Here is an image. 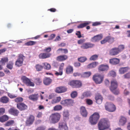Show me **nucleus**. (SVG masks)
<instances>
[{"label": "nucleus", "instance_id": "1", "mask_svg": "<svg viewBox=\"0 0 130 130\" xmlns=\"http://www.w3.org/2000/svg\"><path fill=\"white\" fill-rule=\"evenodd\" d=\"M109 127V122L106 118L101 119L98 124V127L99 130H111Z\"/></svg>", "mask_w": 130, "mask_h": 130}, {"label": "nucleus", "instance_id": "2", "mask_svg": "<svg viewBox=\"0 0 130 130\" xmlns=\"http://www.w3.org/2000/svg\"><path fill=\"white\" fill-rule=\"evenodd\" d=\"M124 45H120L118 47H114L111 49L109 51V54L111 56L117 55L124 49Z\"/></svg>", "mask_w": 130, "mask_h": 130}, {"label": "nucleus", "instance_id": "3", "mask_svg": "<svg viewBox=\"0 0 130 130\" xmlns=\"http://www.w3.org/2000/svg\"><path fill=\"white\" fill-rule=\"evenodd\" d=\"M100 117V115L98 113H94L89 118L90 122L92 125L96 124L98 121Z\"/></svg>", "mask_w": 130, "mask_h": 130}, {"label": "nucleus", "instance_id": "4", "mask_svg": "<svg viewBox=\"0 0 130 130\" xmlns=\"http://www.w3.org/2000/svg\"><path fill=\"white\" fill-rule=\"evenodd\" d=\"M61 116L58 113H55L51 114L49 117V120L53 123L55 124L58 122Z\"/></svg>", "mask_w": 130, "mask_h": 130}, {"label": "nucleus", "instance_id": "5", "mask_svg": "<svg viewBox=\"0 0 130 130\" xmlns=\"http://www.w3.org/2000/svg\"><path fill=\"white\" fill-rule=\"evenodd\" d=\"M104 107L105 109L109 112H113L116 110V106L111 102H106L105 104Z\"/></svg>", "mask_w": 130, "mask_h": 130}, {"label": "nucleus", "instance_id": "6", "mask_svg": "<svg viewBox=\"0 0 130 130\" xmlns=\"http://www.w3.org/2000/svg\"><path fill=\"white\" fill-rule=\"evenodd\" d=\"M104 76L100 74H95L93 75L92 79L95 83L101 84L103 80Z\"/></svg>", "mask_w": 130, "mask_h": 130}, {"label": "nucleus", "instance_id": "7", "mask_svg": "<svg viewBox=\"0 0 130 130\" xmlns=\"http://www.w3.org/2000/svg\"><path fill=\"white\" fill-rule=\"evenodd\" d=\"M68 84L73 88H80L82 85V82L77 80L71 81L69 82Z\"/></svg>", "mask_w": 130, "mask_h": 130}, {"label": "nucleus", "instance_id": "8", "mask_svg": "<svg viewBox=\"0 0 130 130\" xmlns=\"http://www.w3.org/2000/svg\"><path fill=\"white\" fill-rule=\"evenodd\" d=\"M25 57V56L22 54H19L18 58L15 62V65L19 67L21 66L23 64Z\"/></svg>", "mask_w": 130, "mask_h": 130}, {"label": "nucleus", "instance_id": "9", "mask_svg": "<svg viewBox=\"0 0 130 130\" xmlns=\"http://www.w3.org/2000/svg\"><path fill=\"white\" fill-rule=\"evenodd\" d=\"M74 103V100L71 99L62 100L60 102L61 104L62 105L67 106H72Z\"/></svg>", "mask_w": 130, "mask_h": 130}, {"label": "nucleus", "instance_id": "10", "mask_svg": "<svg viewBox=\"0 0 130 130\" xmlns=\"http://www.w3.org/2000/svg\"><path fill=\"white\" fill-rule=\"evenodd\" d=\"M22 78L23 83L27 86L31 87L34 86L35 84L34 83L31 82L29 79L25 76H23Z\"/></svg>", "mask_w": 130, "mask_h": 130}, {"label": "nucleus", "instance_id": "11", "mask_svg": "<svg viewBox=\"0 0 130 130\" xmlns=\"http://www.w3.org/2000/svg\"><path fill=\"white\" fill-rule=\"evenodd\" d=\"M17 107L20 111L24 110L27 109V106L23 103H20L17 104Z\"/></svg>", "mask_w": 130, "mask_h": 130}, {"label": "nucleus", "instance_id": "12", "mask_svg": "<svg viewBox=\"0 0 130 130\" xmlns=\"http://www.w3.org/2000/svg\"><path fill=\"white\" fill-rule=\"evenodd\" d=\"M35 120V117L32 115H30L27 119L26 122V124L27 126H29L32 124Z\"/></svg>", "mask_w": 130, "mask_h": 130}, {"label": "nucleus", "instance_id": "13", "mask_svg": "<svg viewBox=\"0 0 130 130\" xmlns=\"http://www.w3.org/2000/svg\"><path fill=\"white\" fill-rule=\"evenodd\" d=\"M94 45V44L89 42H86L84 43L80 46L81 48L83 49H86L93 47Z\"/></svg>", "mask_w": 130, "mask_h": 130}, {"label": "nucleus", "instance_id": "14", "mask_svg": "<svg viewBox=\"0 0 130 130\" xmlns=\"http://www.w3.org/2000/svg\"><path fill=\"white\" fill-rule=\"evenodd\" d=\"M8 112L9 114L14 116H17L19 113V111L14 107L9 109Z\"/></svg>", "mask_w": 130, "mask_h": 130}, {"label": "nucleus", "instance_id": "15", "mask_svg": "<svg viewBox=\"0 0 130 130\" xmlns=\"http://www.w3.org/2000/svg\"><path fill=\"white\" fill-rule=\"evenodd\" d=\"M110 86L109 87L110 90H112L114 89H117L118 86V83L116 80L113 79L110 82Z\"/></svg>", "mask_w": 130, "mask_h": 130}, {"label": "nucleus", "instance_id": "16", "mask_svg": "<svg viewBox=\"0 0 130 130\" xmlns=\"http://www.w3.org/2000/svg\"><path fill=\"white\" fill-rule=\"evenodd\" d=\"M80 112L83 117H86L87 116L88 112L85 107H81L80 108Z\"/></svg>", "mask_w": 130, "mask_h": 130}, {"label": "nucleus", "instance_id": "17", "mask_svg": "<svg viewBox=\"0 0 130 130\" xmlns=\"http://www.w3.org/2000/svg\"><path fill=\"white\" fill-rule=\"evenodd\" d=\"M67 90V88L64 86H61L57 87L55 91L57 93H61L66 92Z\"/></svg>", "mask_w": 130, "mask_h": 130}, {"label": "nucleus", "instance_id": "18", "mask_svg": "<svg viewBox=\"0 0 130 130\" xmlns=\"http://www.w3.org/2000/svg\"><path fill=\"white\" fill-rule=\"evenodd\" d=\"M51 54L49 53H41L39 54V57L40 59H44L50 57Z\"/></svg>", "mask_w": 130, "mask_h": 130}, {"label": "nucleus", "instance_id": "19", "mask_svg": "<svg viewBox=\"0 0 130 130\" xmlns=\"http://www.w3.org/2000/svg\"><path fill=\"white\" fill-rule=\"evenodd\" d=\"M109 68V66L107 64H102L99 66L98 70L100 71H107Z\"/></svg>", "mask_w": 130, "mask_h": 130}, {"label": "nucleus", "instance_id": "20", "mask_svg": "<svg viewBox=\"0 0 130 130\" xmlns=\"http://www.w3.org/2000/svg\"><path fill=\"white\" fill-rule=\"evenodd\" d=\"M95 99L96 103L98 104H101L102 102L103 98L102 96L100 94L96 95Z\"/></svg>", "mask_w": 130, "mask_h": 130}, {"label": "nucleus", "instance_id": "21", "mask_svg": "<svg viewBox=\"0 0 130 130\" xmlns=\"http://www.w3.org/2000/svg\"><path fill=\"white\" fill-rule=\"evenodd\" d=\"M120 62V59L117 58H113L110 59L109 62L110 64L115 65L119 63Z\"/></svg>", "mask_w": 130, "mask_h": 130}, {"label": "nucleus", "instance_id": "22", "mask_svg": "<svg viewBox=\"0 0 130 130\" xmlns=\"http://www.w3.org/2000/svg\"><path fill=\"white\" fill-rule=\"evenodd\" d=\"M102 38L103 36L102 35H98L92 38L91 41L93 42H97L101 39Z\"/></svg>", "mask_w": 130, "mask_h": 130}, {"label": "nucleus", "instance_id": "23", "mask_svg": "<svg viewBox=\"0 0 130 130\" xmlns=\"http://www.w3.org/2000/svg\"><path fill=\"white\" fill-rule=\"evenodd\" d=\"M59 128L60 130H66L68 129L66 124L64 122H61L59 123Z\"/></svg>", "mask_w": 130, "mask_h": 130}, {"label": "nucleus", "instance_id": "24", "mask_svg": "<svg viewBox=\"0 0 130 130\" xmlns=\"http://www.w3.org/2000/svg\"><path fill=\"white\" fill-rule=\"evenodd\" d=\"M68 58L67 55H61L58 56L56 58V60L58 61H62L66 60Z\"/></svg>", "mask_w": 130, "mask_h": 130}, {"label": "nucleus", "instance_id": "25", "mask_svg": "<svg viewBox=\"0 0 130 130\" xmlns=\"http://www.w3.org/2000/svg\"><path fill=\"white\" fill-rule=\"evenodd\" d=\"M52 81V79L49 77H46L44 79L43 83L45 85L48 86L51 83Z\"/></svg>", "mask_w": 130, "mask_h": 130}, {"label": "nucleus", "instance_id": "26", "mask_svg": "<svg viewBox=\"0 0 130 130\" xmlns=\"http://www.w3.org/2000/svg\"><path fill=\"white\" fill-rule=\"evenodd\" d=\"M38 94L37 93L30 95L29 96V98L33 101H36L38 100Z\"/></svg>", "mask_w": 130, "mask_h": 130}, {"label": "nucleus", "instance_id": "27", "mask_svg": "<svg viewBox=\"0 0 130 130\" xmlns=\"http://www.w3.org/2000/svg\"><path fill=\"white\" fill-rule=\"evenodd\" d=\"M127 122L126 119L123 116H121L120 118L119 121V124L122 126L124 125Z\"/></svg>", "mask_w": 130, "mask_h": 130}, {"label": "nucleus", "instance_id": "28", "mask_svg": "<svg viewBox=\"0 0 130 130\" xmlns=\"http://www.w3.org/2000/svg\"><path fill=\"white\" fill-rule=\"evenodd\" d=\"M9 101V98L6 96L2 97L0 99V102L3 103H6Z\"/></svg>", "mask_w": 130, "mask_h": 130}, {"label": "nucleus", "instance_id": "29", "mask_svg": "<svg viewBox=\"0 0 130 130\" xmlns=\"http://www.w3.org/2000/svg\"><path fill=\"white\" fill-rule=\"evenodd\" d=\"M90 23L88 22H86L84 23H82L78 25L77 27L78 28H82L85 27L88 25Z\"/></svg>", "mask_w": 130, "mask_h": 130}, {"label": "nucleus", "instance_id": "30", "mask_svg": "<svg viewBox=\"0 0 130 130\" xmlns=\"http://www.w3.org/2000/svg\"><path fill=\"white\" fill-rule=\"evenodd\" d=\"M128 69V68L127 67L121 68L119 69V71L120 74H122L127 72Z\"/></svg>", "mask_w": 130, "mask_h": 130}, {"label": "nucleus", "instance_id": "31", "mask_svg": "<svg viewBox=\"0 0 130 130\" xmlns=\"http://www.w3.org/2000/svg\"><path fill=\"white\" fill-rule=\"evenodd\" d=\"M8 117L6 115H5L0 117V121L2 122H3L6 121L9 119Z\"/></svg>", "mask_w": 130, "mask_h": 130}, {"label": "nucleus", "instance_id": "32", "mask_svg": "<svg viewBox=\"0 0 130 130\" xmlns=\"http://www.w3.org/2000/svg\"><path fill=\"white\" fill-rule=\"evenodd\" d=\"M66 73L67 74H69L73 72V67L70 66H68L66 69Z\"/></svg>", "mask_w": 130, "mask_h": 130}, {"label": "nucleus", "instance_id": "33", "mask_svg": "<svg viewBox=\"0 0 130 130\" xmlns=\"http://www.w3.org/2000/svg\"><path fill=\"white\" fill-rule=\"evenodd\" d=\"M91 73L90 72H85L82 74L81 76L84 78H88L91 75Z\"/></svg>", "mask_w": 130, "mask_h": 130}, {"label": "nucleus", "instance_id": "34", "mask_svg": "<svg viewBox=\"0 0 130 130\" xmlns=\"http://www.w3.org/2000/svg\"><path fill=\"white\" fill-rule=\"evenodd\" d=\"M8 59L7 57H5L2 58L0 60V64L1 65H4L5 64V63L7 62L8 61Z\"/></svg>", "mask_w": 130, "mask_h": 130}, {"label": "nucleus", "instance_id": "35", "mask_svg": "<svg viewBox=\"0 0 130 130\" xmlns=\"http://www.w3.org/2000/svg\"><path fill=\"white\" fill-rule=\"evenodd\" d=\"M98 64V62H93L88 64L87 66V67L90 69L92 68L95 67Z\"/></svg>", "mask_w": 130, "mask_h": 130}, {"label": "nucleus", "instance_id": "36", "mask_svg": "<svg viewBox=\"0 0 130 130\" xmlns=\"http://www.w3.org/2000/svg\"><path fill=\"white\" fill-rule=\"evenodd\" d=\"M61 98L60 96L57 97L55 99H53L51 103L52 104H54L59 102L61 100Z\"/></svg>", "mask_w": 130, "mask_h": 130}, {"label": "nucleus", "instance_id": "37", "mask_svg": "<svg viewBox=\"0 0 130 130\" xmlns=\"http://www.w3.org/2000/svg\"><path fill=\"white\" fill-rule=\"evenodd\" d=\"M106 37L107 42L110 43H112L114 41V38L110 36H108Z\"/></svg>", "mask_w": 130, "mask_h": 130}, {"label": "nucleus", "instance_id": "38", "mask_svg": "<svg viewBox=\"0 0 130 130\" xmlns=\"http://www.w3.org/2000/svg\"><path fill=\"white\" fill-rule=\"evenodd\" d=\"M35 67L36 70L39 71H41L43 69V67L39 64H37L35 66Z\"/></svg>", "mask_w": 130, "mask_h": 130}, {"label": "nucleus", "instance_id": "39", "mask_svg": "<svg viewBox=\"0 0 130 130\" xmlns=\"http://www.w3.org/2000/svg\"><path fill=\"white\" fill-rule=\"evenodd\" d=\"M78 61L81 62H84L87 60V58L85 56L81 57L78 58Z\"/></svg>", "mask_w": 130, "mask_h": 130}, {"label": "nucleus", "instance_id": "40", "mask_svg": "<svg viewBox=\"0 0 130 130\" xmlns=\"http://www.w3.org/2000/svg\"><path fill=\"white\" fill-rule=\"evenodd\" d=\"M43 65V67L45 69L48 70L51 69V66L50 64L47 62L43 63H42Z\"/></svg>", "mask_w": 130, "mask_h": 130}, {"label": "nucleus", "instance_id": "41", "mask_svg": "<svg viewBox=\"0 0 130 130\" xmlns=\"http://www.w3.org/2000/svg\"><path fill=\"white\" fill-rule=\"evenodd\" d=\"M13 62L10 61L7 64L6 67L8 69L11 70L13 68Z\"/></svg>", "mask_w": 130, "mask_h": 130}, {"label": "nucleus", "instance_id": "42", "mask_svg": "<svg viewBox=\"0 0 130 130\" xmlns=\"http://www.w3.org/2000/svg\"><path fill=\"white\" fill-rule=\"evenodd\" d=\"M35 82L37 85H40L42 83V80L41 79L38 78L35 79Z\"/></svg>", "mask_w": 130, "mask_h": 130}, {"label": "nucleus", "instance_id": "43", "mask_svg": "<svg viewBox=\"0 0 130 130\" xmlns=\"http://www.w3.org/2000/svg\"><path fill=\"white\" fill-rule=\"evenodd\" d=\"M77 95V92L76 91H72L70 94L71 97L73 99L76 97Z\"/></svg>", "mask_w": 130, "mask_h": 130}, {"label": "nucleus", "instance_id": "44", "mask_svg": "<svg viewBox=\"0 0 130 130\" xmlns=\"http://www.w3.org/2000/svg\"><path fill=\"white\" fill-rule=\"evenodd\" d=\"M62 106L60 105H57L55 106L53 108V109L55 111L60 110L62 109Z\"/></svg>", "mask_w": 130, "mask_h": 130}, {"label": "nucleus", "instance_id": "45", "mask_svg": "<svg viewBox=\"0 0 130 130\" xmlns=\"http://www.w3.org/2000/svg\"><path fill=\"white\" fill-rule=\"evenodd\" d=\"M36 42L33 41H30L25 43L26 45L31 46L34 45L36 44Z\"/></svg>", "mask_w": 130, "mask_h": 130}, {"label": "nucleus", "instance_id": "46", "mask_svg": "<svg viewBox=\"0 0 130 130\" xmlns=\"http://www.w3.org/2000/svg\"><path fill=\"white\" fill-rule=\"evenodd\" d=\"M98 56L97 55H94L92 56L89 59L90 60L94 61L98 59Z\"/></svg>", "mask_w": 130, "mask_h": 130}, {"label": "nucleus", "instance_id": "47", "mask_svg": "<svg viewBox=\"0 0 130 130\" xmlns=\"http://www.w3.org/2000/svg\"><path fill=\"white\" fill-rule=\"evenodd\" d=\"M14 123V121L12 120H9L6 123L5 125L6 126H9L12 125Z\"/></svg>", "mask_w": 130, "mask_h": 130}, {"label": "nucleus", "instance_id": "48", "mask_svg": "<svg viewBox=\"0 0 130 130\" xmlns=\"http://www.w3.org/2000/svg\"><path fill=\"white\" fill-rule=\"evenodd\" d=\"M23 98L21 97H18L14 99L15 101L17 103H21L23 101Z\"/></svg>", "mask_w": 130, "mask_h": 130}, {"label": "nucleus", "instance_id": "49", "mask_svg": "<svg viewBox=\"0 0 130 130\" xmlns=\"http://www.w3.org/2000/svg\"><path fill=\"white\" fill-rule=\"evenodd\" d=\"M83 95L84 97H88L90 96L91 94L89 92L87 91L84 92Z\"/></svg>", "mask_w": 130, "mask_h": 130}, {"label": "nucleus", "instance_id": "50", "mask_svg": "<svg viewBox=\"0 0 130 130\" xmlns=\"http://www.w3.org/2000/svg\"><path fill=\"white\" fill-rule=\"evenodd\" d=\"M116 89H114L112 90H110L114 94L117 95L119 93V91L118 90H116Z\"/></svg>", "mask_w": 130, "mask_h": 130}, {"label": "nucleus", "instance_id": "51", "mask_svg": "<svg viewBox=\"0 0 130 130\" xmlns=\"http://www.w3.org/2000/svg\"><path fill=\"white\" fill-rule=\"evenodd\" d=\"M108 75L110 76L114 77L116 76V74L115 71H111L109 72Z\"/></svg>", "mask_w": 130, "mask_h": 130}, {"label": "nucleus", "instance_id": "52", "mask_svg": "<svg viewBox=\"0 0 130 130\" xmlns=\"http://www.w3.org/2000/svg\"><path fill=\"white\" fill-rule=\"evenodd\" d=\"M64 65V63H62L61 64L59 68V71H60L63 72V69Z\"/></svg>", "mask_w": 130, "mask_h": 130}, {"label": "nucleus", "instance_id": "53", "mask_svg": "<svg viewBox=\"0 0 130 130\" xmlns=\"http://www.w3.org/2000/svg\"><path fill=\"white\" fill-rule=\"evenodd\" d=\"M8 96L11 99H13L16 98L17 97V96L14 95H13L11 93H8Z\"/></svg>", "mask_w": 130, "mask_h": 130}, {"label": "nucleus", "instance_id": "54", "mask_svg": "<svg viewBox=\"0 0 130 130\" xmlns=\"http://www.w3.org/2000/svg\"><path fill=\"white\" fill-rule=\"evenodd\" d=\"M87 103L89 105H91L93 104L92 101L90 99H87L86 101Z\"/></svg>", "mask_w": 130, "mask_h": 130}, {"label": "nucleus", "instance_id": "55", "mask_svg": "<svg viewBox=\"0 0 130 130\" xmlns=\"http://www.w3.org/2000/svg\"><path fill=\"white\" fill-rule=\"evenodd\" d=\"M43 51L46 53H49L51 51V48L50 47H48L44 49Z\"/></svg>", "mask_w": 130, "mask_h": 130}, {"label": "nucleus", "instance_id": "56", "mask_svg": "<svg viewBox=\"0 0 130 130\" xmlns=\"http://www.w3.org/2000/svg\"><path fill=\"white\" fill-rule=\"evenodd\" d=\"M5 109L4 108H0V115L3 114L5 112Z\"/></svg>", "mask_w": 130, "mask_h": 130}, {"label": "nucleus", "instance_id": "57", "mask_svg": "<svg viewBox=\"0 0 130 130\" xmlns=\"http://www.w3.org/2000/svg\"><path fill=\"white\" fill-rule=\"evenodd\" d=\"M101 23L100 22H96L93 23L92 25L93 26H98L101 24Z\"/></svg>", "mask_w": 130, "mask_h": 130}, {"label": "nucleus", "instance_id": "58", "mask_svg": "<svg viewBox=\"0 0 130 130\" xmlns=\"http://www.w3.org/2000/svg\"><path fill=\"white\" fill-rule=\"evenodd\" d=\"M85 41V40L84 39H80L78 41L77 43L78 44H82Z\"/></svg>", "mask_w": 130, "mask_h": 130}, {"label": "nucleus", "instance_id": "59", "mask_svg": "<svg viewBox=\"0 0 130 130\" xmlns=\"http://www.w3.org/2000/svg\"><path fill=\"white\" fill-rule=\"evenodd\" d=\"M45 126H40L38 127L36 130H45Z\"/></svg>", "mask_w": 130, "mask_h": 130}, {"label": "nucleus", "instance_id": "60", "mask_svg": "<svg viewBox=\"0 0 130 130\" xmlns=\"http://www.w3.org/2000/svg\"><path fill=\"white\" fill-rule=\"evenodd\" d=\"M74 66L76 67H78L80 65V63L79 62H75L74 63Z\"/></svg>", "mask_w": 130, "mask_h": 130}, {"label": "nucleus", "instance_id": "61", "mask_svg": "<svg viewBox=\"0 0 130 130\" xmlns=\"http://www.w3.org/2000/svg\"><path fill=\"white\" fill-rule=\"evenodd\" d=\"M125 78H130V73H128L124 75Z\"/></svg>", "mask_w": 130, "mask_h": 130}, {"label": "nucleus", "instance_id": "62", "mask_svg": "<svg viewBox=\"0 0 130 130\" xmlns=\"http://www.w3.org/2000/svg\"><path fill=\"white\" fill-rule=\"evenodd\" d=\"M76 35L77 36L78 38H80L82 37V35L80 31H77L76 33Z\"/></svg>", "mask_w": 130, "mask_h": 130}, {"label": "nucleus", "instance_id": "63", "mask_svg": "<svg viewBox=\"0 0 130 130\" xmlns=\"http://www.w3.org/2000/svg\"><path fill=\"white\" fill-rule=\"evenodd\" d=\"M107 42L106 37L104 39L101 41V44H104Z\"/></svg>", "mask_w": 130, "mask_h": 130}, {"label": "nucleus", "instance_id": "64", "mask_svg": "<svg viewBox=\"0 0 130 130\" xmlns=\"http://www.w3.org/2000/svg\"><path fill=\"white\" fill-rule=\"evenodd\" d=\"M55 34H51L49 37L48 40H52L55 36Z\"/></svg>", "mask_w": 130, "mask_h": 130}]
</instances>
